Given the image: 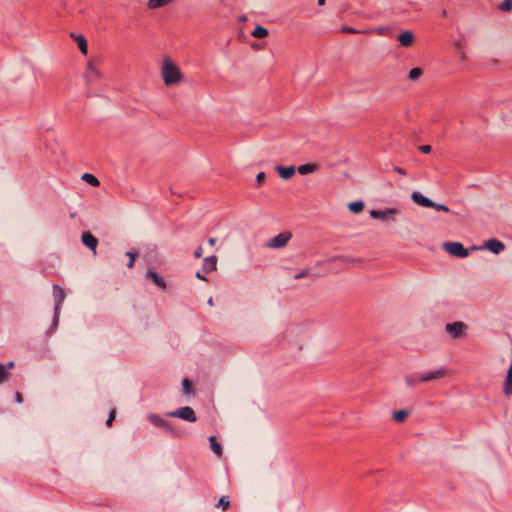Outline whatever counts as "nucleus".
<instances>
[{
  "mask_svg": "<svg viewBox=\"0 0 512 512\" xmlns=\"http://www.w3.org/2000/svg\"><path fill=\"white\" fill-rule=\"evenodd\" d=\"M148 419L150 420V422L157 426V427H160L161 429L167 431V432H173V428L172 426L170 425V423H168L167 421L163 420L160 416H158L157 414H150L148 416Z\"/></svg>",
  "mask_w": 512,
  "mask_h": 512,
  "instance_id": "nucleus-10",
  "label": "nucleus"
},
{
  "mask_svg": "<svg viewBox=\"0 0 512 512\" xmlns=\"http://www.w3.org/2000/svg\"><path fill=\"white\" fill-rule=\"evenodd\" d=\"M341 31L344 32V33H351V34H357V33H360V31L352 28V27H348V26H344L341 28Z\"/></svg>",
  "mask_w": 512,
  "mask_h": 512,
  "instance_id": "nucleus-35",
  "label": "nucleus"
},
{
  "mask_svg": "<svg viewBox=\"0 0 512 512\" xmlns=\"http://www.w3.org/2000/svg\"><path fill=\"white\" fill-rule=\"evenodd\" d=\"M160 75L166 86L178 85L184 80V75L180 68L169 57H164L160 68Z\"/></svg>",
  "mask_w": 512,
  "mask_h": 512,
  "instance_id": "nucleus-1",
  "label": "nucleus"
},
{
  "mask_svg": "<svg viewBox=\"0 0 512 512\" xmlns=\"http://www.w3.org/2000/svg\"><path fill=\"white\" fill-rule=\"evenodd\" d=\"M292 238V233L289 231H285L282 233H279L278 235L272 237L267 243L266 247L272 248V249H280L285 247L290 239Z\"/></svg>",
  "mask_w": 512,
  "mask_h": 512,
  "instance_id": "nucleus-6",
  "label": "nucleus"
},
{
  "mask_svg": "<svg viewBox=\"0 0 512 512\" xmlns=\"http://www.w3.org/2000/svg\"><path fill=\"white\" fill-rule=\"evenodd\" d=\"M126 255L129 256V262H128L127 266L129 268H132L134 266V262H135V258H136V253L127 252Z\"/></svg>",
  "mask_w": 512,
  "mask_h": 512,
  "instance_id": "nucleus-34",
  "label": "nucleus"
},
{
  "mask_svg": "<svg viewBox=\"0 0 512 512\" xmlns=\"http://www.w3.org/2000/svg\"><path fill=\"white\" fill-rule=\"evenodd\" d=\"M4 366L7 368V371L9 372V370H11L15 367V363L13 361H10Z\"/></svg>",
  "mask_w": 512,
  "mask_h": 512,
  "instance_id": "nucleus-41",
  "label": "nucleus"
},
{
  "mask_svg": "<svg viewBox=\"0 0 512 512\" xmlns=\"http://www.w3.org/2000/svg\"><path fill=\"white\" fill-rule=\"evenodd\" d=\"M423 72L420 68H413L409 71L408 77L412 81H417L421 76Z\"/></svg>",
  "mask_w": 512,
  "mask_h": 512,
  "instance_id": "nucleus-27",
  "label": "nucleus"
},
{
  "mask_svg": "<svg viewBox=\"0 0 512 512\" xmlns=\"http://www.w3.org/2000/svg\"><path fill=\"white\" fill-rule=\"evenodd\" d=\"M311 275V271L309 268H305V269H302L300 272L296 273L294 276H293V279L294 280H299V279H302L304 277H308Z\"/></svg>",
  "mask_w": 512,
  "mask_h": 512,
  "instance_id": "nucleus-30",
  "label": "nucleus"
},
{
  "mask_svg": "<svg viewBox=\"0 0 512 512\" xmlns=\"http://www.w3.org/2000/svg\"><path fill=\"white\" fill-rule=\"evenodd\" d=\"M342 261V262H345V263H348V262H353L354 260L348 258V257H345V256H334L332 258H329L326 260L327 263L329 262H332V261Z\"/></svg>",
  "mask_w": 512,
  "mask_h": 512,
  "instance_id": "nucleus-33",
  "label": "nucleus"
},
{
  "mask_svg": "<svg viewBox=\"0 0 512 512\" xmlns=\"http://www.w3.org/2000/svg\"><path fill=\"white\" fill-rule=\"evenodd\" d=\"M100 63L101 59L98 57L91 58L87 62L86 69L84 72V79L88 86L97 83L103 78V74L98 68Z\"/></svg>",
  "mask_w": 512,
  "mask_h": 512,
  "instance_id": "nucleus-2",
  "label": "nucleus"
},
{
  "mask_svg": "<svg viewBox=\"0 0 512 512\" xmlns=\"http://www.w3.org/2000/svg\"><path fill=\"white\" fill-rule=\"evenodd\" d=\"M408 416L407 410H397L392 413V418L396 422H403Z\"/></svg>",
  "mask_w": 512,
  "mask_h": 512,
  "instance_id": "nucleus-25",
  "label": "nucleus"
},
{
  "mask_svg": "<svg viewBox=\"0 0 512 512\" xmlns=\"http://www.w3.org/2000/svg\"><path fill=\"white\" fill-rule=\"evenodd\" d=\"M266 179V174L264 172H259L256 176V181L258 184H262Z\"/></svg>",
  "mask_w": 512,
  "mask_h": 512,
  "instance_id": "nucleus-37",
  "label": "nucleus"
},
{
  "mask_svg": "<svg viewBox=\"0 0 512 512\" xmlns=\"http://www.w3.org/2000/svg\"><path fill=\"white\" fill-rule=\"evenodd\" d=\"M146 277L151 279L160 288H162V289L166 288V282L155 271L148 270L146 273Z\"/></svg>",
  "mask_w": 512,
  "mask_h": 512,
  "instance_id": "nucleus-19",
  "label": "nucleus"
},
{
  "mask_svg": "<svg viewBox=\"0 0 512 512\" xmlns=\"http://www.w3.org/2000/svg\"><path fill=\"white\" fill-rule=\"evenodd\" d=\"M498 8L502 12H510L512 10V0H503Z\"/></svg>",
  "mask_w": 512,
  "mask_h": 512,
  "instance_id": "nucleus-29",
  "label": "nucleus"
},
{
  "mask_svg": "<svg viewBox=\"0 0 512 512\" xmlns=\"http://www.w3.org/2000/svg\"><path fill=\"white\" fill-rule=\"evenodd\" d=\"M10 376V372L7 371V368L0 364V384L6 382Z\"/></svg>",
  "mask_w": 512,
  "mask_h": 512,
  "instance_id": "nucleus-28",
  "label": "nucleus"
},
{
  "mask_svg": "<svg viewBox=\"0 0 512 512\" xmlns=\"http://www.w3.org/2000/svg\"><path fill=\"white\" fill-rule=\"evenodd\" d=\"M217 268V257L212 255L204 258L202 270L206 273L216 270Z\"/></svg>",
  "mask_w": 512,
  "mask_h": 512,
  "instance_id": "nucleus-16",
  "label": "nucleus"
},
{
  "mask_svg": "<svg viewBox=\"0 0 512 512\" xmlns=\"http://www.w3.org/2000/svg\"><path fill=\"white\" fill-rule=\"evenodd\" d=\"M456 46H457L456 48H457L458 52L461 53L460 43H456Z\"/></svg>",
  "mask_w": 512,
  "mask_h": 512,
  "instance_id": "nucleus-47",
  "label": "nucleus"
},
{
  "mask_svg": "<svg viewBox=\"0 0 512 512\" xmlns=\"http://www.w3.org/2000/svg\"><path fill=\"white\" fill-rule=\"evenodd\" d=\"M81 179L93 187H98L100 185V182L97 179V177L90 173H84L81 176Z\"/></svg>",
  "mask_w": 512,
  "mask_h": 512,
  "instance_id": "nucleus-22",
  "label": "nucleus"
},
{
  "mask_svg": "<svg viewBox=\"0 0 512 512\" xmlns=\"http://www.w3.org/2000/svg\"><path fill=\"white\" fill-rule=\"evenodd\" d=\"M325 4V0H318V5L323 6Z\"/></svg>",
  "mask_w": 512,
  "mask_h": 512,
  "instance_id": "nucleus-46",
  "label": "nucleus"
},
{
  "mask_svg": "<svg viewBox=\"0 0 512 512\" xmlns=\"http://www.w3.org/2000/svg\"><path fill=\"white\" fill-rule=\"evenodd\" d=\"M483 248L488 249L489 251H491L494 254H499L500 252H502L505 249V246L501 241L492 238V239L485 241Z\"/></svg>",
  "mask_w": 512,
  "mask_h": 512,
  "instance_id": "nucleus-11",
  "label": "nucleus"
},
{
  "mask_svg": "<svg viewBox=\"0 0 512 512\" xmlns=\"http://www.w3.org/2000/svg\"><path fill=\"white\" fill-rule=\"evenodd\" d=\"M182 387H183V392L186 395L192 394V386H191V383H190V381L188 379H183L182 380Z\"/></svg>",
  "mask_w": 512,
  "mask_h": 512,
  "instance_id": "nucleus-32",
  "label": "nucleus"
},
{
  "mask_svg": "<svg viewBox=\"0 0 512 512\" xmlns=\"http://www.w3.org/2000/svg\"><path fill=\"white\" fill-rule=\"evenodd\" d=\"M446 13H447V12H446V10L444 9V10H442V13H441V14H442V16H446Z\"/></svg>",
  "mask_w": 512,
  "mask_h": 512,
  "instance_id": "nucleus-50",
  "label": "nucleus"
},
{
  "mask_svg": "<svg viewBox=\"0 0 512 512\" xmlns=\"http://www.w3.org/2000/svg\"><path fill=\"white\" fill-rule=\"evenodd\" d=\"M317 170H318V165L314 164V163H308V164L300 165L297 168L298 173L301 174V175L311 174V173H314Z\"/></svg>",
  "mask_w": 512,
  "mask_h": 512,
  "instance_id": "nucleus-20",
  "label": "nucleus"
},
{
  "mask_svg": "<svg viewBox=\"0 0 512 512\" xmlns=\"http://www.w3.org/2000/svg\"><path fill=\"white\" fill-rule=\"evenodd\" d=\"M399 210L395 207L392 208H386L383 210H371L369 212L371 218L382 220V221H389L394 220L393 216L398 214Z\"/></svg>",
  "mask_w": 512,
  "mask_h": 512,
  "instance_id": "nucleus-9",
  "label": "nucleus"
},
{
  "mask_svg": "<svg viewBox=\"0 0 512 512\" xmlns=\"http://www.w3.org/2000/svg\"><path fill=\"white\" fill-rule=\"evenodd\" d=\"M72 36L76 40L78 48L81 51V53L86 55L87 52H88V44H87V41H86L85 37L82 36V35L74 36L73 34H72Z\"/></svg>",
  "mask_w": 512,
  "mask_h": 512,
  "instance_id": "nucleus-21",
  "label": "nucleus"
},
{
  "mask_svg": "<svg viewBox=\"0 0 512 512\" xmlns=\"http://www.w3.org/2000/svg\"><path fill=\"white\" fill-rule=\"evenodd\" d=\"M53 298H54V318H53V328H55L59 321V314L61 306L65 299L64 290L58 286H53Z\"/></svg>",
  "mask_w": 512,
  "mask_h": 512,
  "instance_id": "nucleus-4",
  "label": "nucleus"
},
{
  "mask_svg": "<svg viewBox=\"0 0 512 512\" xmlns=\"http://www.w3.org/2000/svg\"><path fill=\"white\" fill-rule=\"evenodd\" d=\"M208 243H209V245L214 246L215 243H216V239L215 238H209L208 239Z\"/></svg>",
  "mask_w": 512,
  "mask_h": 512,
  "instance_id": "nucleus-45",
  "label": "nucleus"
},
{
  "mask_svg": "<svg viewBox=\"0 0 512 512\" xmlns=\"http://www.w3.org/2000/svg\"><path fill=\"white\" fill-rule=\"evenodd\" d=\"M115 416H116V411L115 409H112L109 413V416H108V419L106 421V425L107 426H110L112 421L115 419Z\"/></svg>",
  "mask_w": 512,
  "mask_h": 512,
  "instance_id": "nucleus-36",
  "label": "nucleus"
},
{
  "mask_svg": "<svg viewBox=\"0 0 512 512\" xmlns=\"http://www.w3.org/2000/svg\"><path fill=\"white\" fill-rule=\"evenodd\" d=\"M386 31H387V28H386V27H379V28H377V30H376V32H377L379 35H383Z\"/></svg>",
  "mask_w": 512,
  "mask_h": 512,
  "instance_id": "nucleus-43",
  "label": "nucleus"
},
{
  "mask_svg": "<svg viewBox=\"0 0 512 512\" xmlns=\"http://www.w3.org/2000/svg\"><path fill=\"white\" fill-rule=\"evenodd\" d=\"M15 400H16V402H17V403H22V402H23L22 394H21V393H19V392H17V393L15 394Z\"/></svg>",
  "mask_w": 512,
  "mask_h": 512,
  "instance_id": "nucleus-40",
  "label": "nucleus"
},
{
  "mask_svg": "<svg viewBox=\"0 0 512 512\" xmlns=\"http://www.w3.org/2000/svg\"><path fill=\"white\" fill-rule=\"evenodd\" d=\"M203 254V248L202 246L197 247V249L194 251V256L196 258H200Z\"/></svg>",
  "mask_w": 512,
  "mask_h": 512,
  "instance_id": "nucleus-39",
  "label": "nucleus"
},
{
  "mask_svg": "<svg viewBox=\"0 0 512 512\" xmlns=\"http://www.w3.org/2000/svg\"><path fill=\"white\" fill-rule=\"evenodd\" d=\"M169 417H176L188 422H196L197 417L194 410L189 406L180 407L166 414Z\"/></svg>",
  "mask_w": 512,
  "mask_h": 512,
  "instance_id": "nucleus-7",
  "label": "nucleus"
},
{
  "mask_svg": "<svg viewBox=\"0 0 512 512\" xmlns=\"http://www.w3.org/2000/svg\"><path fill=\"white\" fill-rule=\"evenodd\" d=\"M472 249L473 250H478V249H482V247L473 246Z\"/></svg>",
  "mask_w": 512,
  "mask_h": 512,
  "instance_id": "nucleus-49",
  "label": "nucleus"
},
{
  "mask_svg": "<svg viewBox=\"0 0 512 512\" xmlns=\"http://www.w3.org/2000/svg\"><path fill=\"white\" fill-rule=\"evenodd\" d=\"M399 44L403 47H410L414 43V34L411 31H404L397 37Z\"/></svg>",
  "mask_w": 512,
  "mask_h": 512,
  "instance_id": "nucleus-14",
  "label": "nucleus"
},
{
  "mask_svg": "<svg viewBox=\"0 0 512 512\" xmlns=\"http://www.w3.org/2000/svg\"><path fill=\"white\" fill-rule=\"evenodd\" d=\"M443 248L451 255L465 258L469 255L468 249H466L460 242H447L443 244Z\"/></svg>",
  "mask_w": 512,
  "mask_h": 512,
  "instance_id": "nucleus-8",
  "label": "nucleus"
},
{
  "mask_svg": "<svg viewBox=\"0 0 512 512\" xmlns=\"http://www.w3.org/2000/svg\"><path fill=\"white\" fill-rule=\"evenodd\" d=\"M405 382H406V384L408 386L413 387V386H415L416 384H418L419 382H422V381H421V377H419L417 374H412V375H408L405 378Z\"/></svg>",
  "mask_w": 512,
  "mask_h": 512,
  "instance_id": "nucleus-26",
  "label": "nucleus"
},
{
  "mask_svg": "<svg viewBox=\"0 0 512 512\" xmlns=\"http://www.w3.org/2000/svg\"><path fill=\"white\" fill-rule=\"evenodd\" d=\"M210 448L214 452V454L221 458L223 454V449L221 443L217 440L216 436L209 437Z\"/></svg>",
  "mask_w": 512,
  "mask_h": 512,
  "instance_id": "nucleus-18",
  "label": "nucleus"
},
{
  "mask_svg": "<svg viewBox=\"0 0 512 512\" xmlns=\"http://www.w3.org/2000/svg\"><path fill=\"white\" fill-rule=\"evenodd\" d=\"M268 34H269L268 30L265 27L260 26V25L256 26L251 33V35L253 37L259 38V39L267 37Z\"/></svg>",
  "mask_w": 512,
  "mask_h": 512,
  "instance_id": "nucleus-23",
  "label": "nucleus"
},
{
  "mask_svg": "<svg viewBox=\"0 0 512 512\" xmlns=\"http://www.w3.org/2000/svg\"><path fill=\"white\" fill-rule=\"evenodd\" d=\"M230 505V500L228 496H222L217 504V507H221L223 510H226Z\"/></svg>",
  "mask_w": 512,
  "mask_h": 512,
  "instance_id": "nucleus-31",
  "label": "nucleus"
},
{
  "mask_svg": "<svg viewBox=\"0 0 512 512\" xmlns=\"http://www.w3.org/2000/svg\"><path fill=\"white\" fill-rule=\"evenodd\" d=\"M275 170L282 179L288 180L295 174L296 168L295 166L283 167L278 165L275 167Z\"/></svg>",
  "mask_w": 512,
  "mask_h": 512,
  "instance_id": "nucleus-15",
  "label": "nucleus"
},
{
  "mask_svg": "<svg viewBox=\"0 0 512 512\" xmlns=\"http://www.w3.org/2000/svg\"><path fill=\"white\" fill-rule=\"evenodd\" d=\"M208 304H209L210 306H212V305H213V300H212V298H209V300H208Z\"/></svg>",
  "mask_w": 512,
  "mask_h": 512,
  "instance_id": "nucleus-48",
  "label": "nucleus"
},
{
  "mask_svg": "<svg viewBox=\"0 0 512 512\" xmlns=\"http://www.w3.org/2000/svg\"><path fill=\"white\" fill-rule=\"evenodd\" d=\"M81 240L86 247L94 252L96 251L98 239L92 233L89 231L82 233Z\"/></svg>",
  "mask_w": 512,
  "mask_h": 512,
  "instance_id": "nucleus-12",
  "label": "nucleus"
},
{
  "mask_svg": "<svg viewBox=\"0 0 512 512\" xmlns=\"http://www.w3.org/2000/svg\"><path fill=\"white\" fill-rule=\"evenodd\" d=\"M196 277H197L198 279H200V280H203V281H206V280H207V279H206V277H205V276H203L200 272H197V273H196Z\"/></svg>",
  "mask_w": 512,
  "mask_h": 512,
  "instance_id": "nucleus-44",
  "label": "nucleus"
},
{
  "mask_svg": "<svg viewBox=\"0 0 512 512\" xmlns=\"http://www.w3.org/2000/svg\"><path fill=\"white\" fill-rule=\"evenodd\" d=\"M419 150L422 153L428 154V153L431 152V146L430 145H422V146L419 147Z\"/></svg>",
  "mask_w": 512,
  "mask_h": 512,
  "instance_id": "nucleus-38",
  "label": "nucleus"
},
{
  "mask_svg": "<svg viewBox=\"0 0 512 512\" xmlns=\"http://www.w3.org/2000/svg\"><path fill=\"white\" fill-rule=\"evenodd\" d=\"M411 199L413 200L414 203L421 207L434 208L437 211H443L446 213L450 212L448 206L432 201L430 198L424 196L419 191H413L411 194Z\"/></svg>",
  "mask_w": 512,
  "mask_h": 512,
  "instance_id": "nucleus-3",
  "label": "nucleus"
},
{
  "mask_svg": "<svg viewBox=\"0 0 512 512\" xmlns=\"http://www.w3.org/2000/svg\"><path fill=\"white\" fill-rule=\"evenodd\" d=\"M349 210L354 213L358 214L360 213L364 208V202L363 201H354L349 203L348 205Z\"/></svg>",
  "mask_w": 512,
  "mask_h": 512,
  "instance_id": "nucleus-24",
  "label": "nucleus"
},
{
  "mask_svg": "<svg viewBox=\"0 0 512 512\" xmlns=\"http://www.w3.org/2000/svg\"><path fill=\"white\" fill-rule=\"evenodd\" d=\"M445 375H446V370L441 368V369H438V370L431 371V372L423 374L421 376V381L422 382H429V381H433V380H437V379L443 378Z\"/></svg>",
  "mask_w": 512,
  "mask_h": 512,
  "instance_id": "nucleus-13",
  "label": "nucleus"
},
{
  "mask_svg": "<svg viewBox=\"0 0 512 512\" xmlns=\"http://www.w3.org/2000/svg\"><path fill=\"white\" fill-rule=\"evenodd\" d=\"M394 171L401 175H406V171L404 169H402L401 167H395Z\"/></svg>",
  "mask_w": 512,
  "mask_h": 512,
  "instance_id": "nucleus-42",
  "label": "nucleus"
},
{
  "mask_svg": "<svg viewBox=\"0 0 512 512\" xmlns=\"http://www.w3.org/2000/svg\"><path fill=\"white\" fill-rule=\"evenodd\" d=\"M503 392L507 396L512 394V362L504 380Z\"/></svg>",
  "mask_w": 512,
  "mask_h": 512,
  "instance_id": "nucleus-17",
  "label": "nucleus"
},
{
  "mask_svg": "<svg viewBox=\"0 0 512 512\" xmlns=\"http://www.w3.org/2000/svg\"><path fill=\"white\" fill-rule=\"evenodd\" d=\"M445 330L453 339H458L466 335L468 326L464 322L455 321L447 323L445 325Z\"/></svg>",
  "mask_w": 512,
  "mask_h": 512,
  "instance_id": "nucleus-5",
  "label": "nucleus"
}]
</instances>
